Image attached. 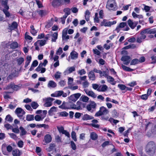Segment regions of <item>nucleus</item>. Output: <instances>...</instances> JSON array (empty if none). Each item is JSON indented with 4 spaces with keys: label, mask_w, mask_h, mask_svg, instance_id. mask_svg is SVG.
I'll return each instance as SVG.
<instances>
[{
    "label": "nucleus",
    "mask_w": 156,
    "mask_h": 156,
    "mask_svg": "<svg viewBox=\"0 0 156 156\" xmlns=\"http://www.w3.org/2000/svg\"><path fill=\"white\" fill-rule=\"evenodd\" d=\"M18 44L17 42H13L11 44L10 47L11 48L14 49L18 48Z\"/></svg>",
    "instance_id": "obj_30"
},
{
    "label": "nucleus",
    "mask_w": 156,
    "mask_h": 156,
    "mask_svg": "<svg viewBox=\"0 0 156 156\" xmlns=\"http://www.w3.org/2000/svg\"><path fill=\"white\" fill-rule=\"evenodd\" d=\"M83 88L87 87L89 84V83L87 81H85L83 83Z\"/></svg>",
    "instance_id": "obj_64"
},
{
    "label": "nucleus",
    "mask_w": 156,
    "mask_h": 156,
    "mask_svg": "<svg viewBox=\"0 0 156 156\" xmlns=\"http://www.w3.org/2000/svg\"><path fill=\"white\" fill-rule=\"evenodd\" d=\"M31 105L34 109H36L39 106L38 104L35 102H33L31 103Z\"/></svg>",
    "instance_id": "obj_51"
},
{
    "label": "nucleus",
    "mask_w": 156,
    "mask_h": 156,
    "mask_svg": "<svg viewBox=\"0 0 156 156\" xmlns=\"http://www.w3.org/2000/svg\"><path fill=\"white\" fill-rule=\"evenodd\" d=\"M30 27L31 28L30 33L33 35H35L37 33V31L35 30L33 25H31Z\"/></svg>",
    "instance_id": "obj_35"
},
{
    "label": "nucleus",
    "mask_w": 156,
    "mask_h": 156,
    "mask_svg": "<svg viewBox=\"0 0 156 156\" xmlns=\"http://www.w3.org/2000/svg\"><path fill=\"white\" fill-rule=\"evenodd\" d=\"M5 120L8 122H12L13 119L10 115H8L6 116Z\"/></svg>",
    "instance_id": "obj_46"
},
{
    "label": "nucleus",
    "mask_w": 156,
    "mask_h": 156,
    "mask_svg": "<svg viewBox=\"0 0 156 156\" xmlns=\"http://www.w3.org/2000/svg\"><path fill=\"white\" fill-rule=\"evenodd\" d=\"M56 108H57L55 106H53V107H51L48 112V113L49 115H51V114L53 113L56 112Z\"/></svg>",
    "instance_id": "obj_39"
},
{
    "label": "nucleus",
    "mask_w": 156,
    "mask_h": 156,
    "mask_svg": "<svg viewBox=\"0 0 156 156\" xmlns=\"http://www.w3.org/2000/svg\"><path fill=\"white\" fill-rule=\"evenodd\" d=\"M84 91L86 94L88 96L91 97L93 98H95L97 97V95L95 94L92 91L88 89H84Z\"/></svg>",
    "instance_id": "obj_13"
},
{
    "label": "nucleus",
    "mask_w": 156,
    "mask_h": 156,
    "mask_svg": "<svg viewBox=\"0 0 156 156\" xmlns=\"http://www.w3.org/2000/svg\"><path fill=\"white\" fill-rule=\"evenodd\" d=\"M45 102L44 106L45 107H49L52 104V101L55 100V99L50 97L45 98L44 99Z\"/></svg>",
    "instance_id": "obj_8"
},
{
    "label": "nucleus",
    "mask_w": 156,
    "mask_h": 156,
    "mask_svg": "<svg viewBox=\"0 0 156 156\" xmlns=\"http://www.w3.org/2000/svg\"><path fill=\"white\" fill-rule=\"evenodd\" d=\"M78 53L75 51H73L71 52L70 56L69 58V57L70 56L71 59H75L78 58Z\"/></svg>",
    "instance_id": "obj_17"
},
{
    "label": "nucleus",
    "mask_w": 156,
    "mask_h": 156,
    "mask_svg": "<svg viewBox=\"0 0 156 156\" xmlns=\"http://www.w3.org/2000/svg\"><path fill=\"white\" fill-rule=\"evenodd\" d=\"M96 60L100 65H104L105 63V60L101 58L99 59L98 61L96 59Z\"/></svg>",
    "instance_id": "obj_49"
},
{
    "label": "nucleus",
    "mask_w": 156,
    "mask_h": 156,
    "mask_svg": "<svg viewBox=\"0 0 156 156\" xmlns=\"http://www.w3.org/2000/svg\"><path fill=\"white\" fill-rule=\"evenodd\" d=\"M18 86L16 85H15L13 83H10L5 88L6 90H9L10 89H12L14 90H16V88Z\"/></svg>",
    "instance_id": "obj_26"
},
{
    "label": "nucleus",
    "mask_w": 156,
    "mask_h": 156,
    "mask_svg": "<svg viewBox=\"0 0 156 156\" xmlns=\"http://www.w3.org/2000/svg\"><path fill=\"white\" fill-rule=\"evenodd\" d=\"M8 9L6 8H5L2 10L3 12L5 15L6 18H8L11 16V14L8 11Z\"/></svg>",
    "instance_id": "obj_32"
},
{
    "label": "nucleus",
    "mask_w": 156,
    "mask_h": 156,
    "mask_svg": "<svg viewBox=\"0 0 156 156\" xmlns=\"http://www.w3.org/2000/svg\"><path fill=\"white\" fill-rule=\"evenodd\" d=\"M144 30L147 34H154L156 33V28H154L151 29L147 28L144 29Z\"/></svg>",
    "instance_id": "obj_19"
},
{
    "label": "nucleus",
    "mask_w": 156,
    "mask_h": 156,
    "mask_svg": "<svg viewBox=\"0 0 156 156\" xmlns=\"http://www.w3.org/2000/svg\"><path fill=\"white\" fill-rule=\"evenodd\" d=\"M62 95L63 97H66L67 96V94L66 93H64L63 91L60 90L56 91L51 95L52 97H60Z\"/></svg>",
    "instance_id": "obj_4"
},
{
    "label": "nucleus",
    "mask_w": 156,
    "mask_h": 156,
    "mask_svg": "<svg viewBox=\"0 0 156 156\" xmlns=\"http://www.w3.org/2000/svg\"><path fill=\"white\" fill-rule=\"evenodd\" d=\"M156 149V145L153 141L148 142L145 147V151L149 155L153 156L155 154Z\"/></svg>",
    "instance_id": "obj_1"
},
{
    "label": "nucleus",
    "mask_w": 156,
    "mask_h": 156,
    "mask_svg": "<svg viewBox=\"0 0 156 156\" xmlns=\"http://www.w3.org/2000/svg\"><path fill=\"white\" fill-rule=\"evenodd\" d=\"M57 84L54 81L52 80L50 81L48 84V87H51L52 88H54L56 87Z\"/></svg>",
    "instance_id": "obj_29"
},
{
    "label": "nucleus",
    "mask_w": 156,
    "mask_h": 156,
    "mask_svg": "<svg viewBox=\"0 0 156 156\" xmlns=\"http://www.w3.org/2000/svg\"><path fill=\"white\" fill-rule=\"evenodd\" d=\"M44 140L46 143H49L51 142L52 138L49 134L46 135L44 136Z\"/></svg>",
    "instance_id": "obj_20"
},
{
    "label": "nucleus",
    "mask_w": 156,
    "mask_h": 156,
    "mask_svg": "<svg viewBox=\"0 0 156 156\" xmlns=\"http://www.w3.org/2000/svg\"><path fill=\"white\" fill-rule=\"evenodd\" d=\"M88 77L89 79L92 80L94 81L95 80L96 77L94 71L91 70L90 72L88 74Z\"/></svg>",
    "instance_id": "obj_25"
},
{
    "label": "nucleus",
    "mask_w": 156,
    "mask_h": 156,
    "mask_svg": "<svg viewBox=\"0 0 156 156\" xmlns=\"http://www.w3.org/2000/svg\"><path fill=\"white\" fill-rule=\"evenodd\" d=\"M121 67L124 70L126 71L131 72L133 71L134 70L133 69H131L130 68L123 65H122Z\"/></svg>",
    "instance_id": "obj_37"
},
{
    "label": "nucleus",
    "mask_w": 156,
    "mask_h": 156,
    "mask_svg": "<svg viewBox=\"0 0 156 156\" xmlns=\"http://www.w3.org/2000/svg\"><path fill=\"white\" fill-rule=\"evenodd\" d=\"M143 5L144 6L143 10H144L146 12H147L150 11V10L151 7L147 5H146L144 4Z\"/></svg>",
    "instance_id": "obj_63"
},
{
    "label": "nucleus",
    "mask_w": 156,
    "mask_h": 156,
    "mask_svg": "<svg viewBox=\"0 0 156 156\" xmlns=\"http://www.w3.org/2000/svg\"><path fill=\"white\" fill-rule=\"evenodd\" d=\"M75 71V66H73L69 67H68L67 69L64 72L65 75H67L71 73L72 72Z\"/></svg>",
    "instance_id": "obj_15"
},
{
    "label": "nucleus",
    "mask_w": 156,
    "mask_h": 156,
    "mask_svg": "<svg viewBox=\"0 0 156 156\" xmlns=\"http://www.w3.org/2000/svg\"><path fill=\"white\" fill-rule=\"evenodd\" d=\"M44 118V117H41L39 115H35L34 117L35 119L37 121H42Z\"/></svg>",
    "instance_id": "obj_47"
},
{
    "label": "nucleus",
    "mask_w": 156,
    "mask_h": 156,
    "mask_svg": "<svg viewBox=\"0 0 156 156\" xmlns=\"http://www.w3.org/2000/svg\"><path fill=\"white\" fill-rule=\"evenodd\" d=\"M90 137L92 140H96L97 139L98 136L94 132H92L90 134Z\"/></svg>",
    "instance_id": "obj_31"
},
{
    "label": "nucleus",
    "mask_w": 156,
    "mask_h": 156,
    "mask_svg": "<svg viewBox=\"0 0 156 156\" xmlns=\"http://www.w3.org/2000/svg\"><path fill=\"white\" fill-rule=\"evenodd\" d=\"M71 136L73 140L76 141L77 140V139L76 138V133L75 131H73L71 133Z\"/></svg>",
    "instance_id": "obj_52"
},
{
    "label": "nucleus",
    "mask_w": 156,
    "mask_h": 156,
    "mask_svg": "<svg viewBox=\"0 0 156 156\" xmlns=\"http://www.w3.org/2000/svg\"><path fill=\"white\" fill-rule=\"evenodd\" d=\"M57 0H54L52 2V5L54 6H58L60 5Z\"/></svg>",
    "instance_id": "obj_56"
},
{
    "label": "nucleus",
    "mask_w": 156,
    "mask_h": 156,
    "mask_svg": "<svg viewBox=\"0 0 156 156\" xmlns=\"http://www.w3.org/2000/svg\"><path fill=\"white\" fill-rule=\"evenodd\" d=\"M108 112V110L106 108L102 106L100 108L99 111L95 114V116H98L102 115H106Z\"/></svg>",
    "instance_id": "obj_2"
},
{
    "label": "nucleus",
    "mask_w": 156,
    "mask_h": 156,
    "mask_svg": "<svg viewBox=\"0 0 156 156\" xmlns=\"http://www.w3.org/2000/svg\"><path fill=\"white\" fill-rule=\"evenodd\" d=\"M121 67L124 70L126 71L131 72L133 71L134 70L133 69H131L130 68L123 65H122Z\"/></svg>",
    "instance_id": "obj_36"
},
{
    "label": "nucleus",
    "mask_w": 156,
    "mask_h": 156,
    "mask_svg": "<svg viewBox=\"0 0 156 156\" xmlns=\"http://www.w3.org/2000/svg\"><path fill=\"white\" fill-rule=\"evenodd\" d=\"M70 104H71V102L70 101L68 103H66L65 101H63L62 104L59 106V108L63 109H70Z\"/></svg>",
    "instance_id": "obj_12"
},
{
    "label": "nucleus",
    "mask_w": 156,
    "mask_h": 156,
    "mask_svg": "<svg viewBox=\"0 0 156 156\" xmlns=\"http://www.w3.org/2000/svg\"><path fill=\"white\" fill-rule=\"evenodd\" d=\"M98 13H95V17L94 18V22L97 23H98L99 22V20L98 17Z\"/></svg>",
    "instance_id": "obj_60"
},
{
    "label": "nucleus",
    "mask_w": 156,
    "mask_h": 156,
    "mask_svg": "<svg viewBox=\"0 0 156 156\" xmlns=\"http://www.w3.org/2000/svg\"><path fill=\"white\" fill-rule=\"evenodd\" d=\"M118 87L121 90H124L126 89V86L125 85L122 84H119L118 85Z\"/></svg>",
    "instance_id": "obj_59"
},
{
    "label": "nucleus",
    "mask_w": 156,
    "mask_h": 156,
    "mask_svg": "<svg viewBox=\"0 0 156 156\" xmlns=\"http://www.w3.org/2000/svg\"><path fill=\"white\" fill-rule=\"evenodd\" d=\"M17 144L18 147L22 148L24 145V143L23 141L20 140L18 142Z\"/></svg>",
    "instance_id": "obj_57"
},
{
    "label": "nucleus",
    "mask_w": 156,
    "mask_h": 156,
    "mask_svg": "<svg viewBox=\"0 0 156 156\" xmlns=\"http://www.w3.org/2000/svg\"><path fill=\"white\" fill-rule=\"evenodd\" d=\"M9 134L12 138L15 140H17V137L15 134L13 133H9Z\"/></svg>",
    "instance_id": "obj_54"
},
{
    "label": "nucleus",
    "mask_w": 156,
    "mask_h": 156,
    "mask_svg": "<svg viewBox=\"0 0 156 156\" xmlns=\"http://www.w3.org/2000/svg\"><path fill=\"white\" fill-rule=\"evenodd\" d=\"M116 22L115 21H114L112 22L107 21L106 20L104 19L103 21L101 22V26H105V27H110L112 25L116 24Z\"/></svg>",
    "instance_id": "obj_6"
},
{
    "label": "nucleus",
    "mask_w": 156,
    "mask_h": 156,
    "mask_svg": "<svg viewBox=\"0 0 156 156\" xmlns=\"http://www.w3.org/2000/svg\"><path fill=\"white\" fill-rule=\"evenodd\" d=\"M116 4L115 0H108L106 5V8L109 10H113L114 5Z\"/></svg>",
    "instance_id": "obj_5"
},
{
    "label": "nucleus",
    "mask_w": 156,
    "mask_h": 156,
    "mask_svg": "<svg viewBox=\"0 0 156 156\" xmlns=\"http://www.w3.org/2000/svg\"><path fill=\"white\" fill-rule=\"evenodd\" d=\"M36 42L38 44H39L41 46H44L46 43V41L45 40H37Z\"/></svg>",
    "instance_id": "obj_42"
},
{
    "label": "nucleus",
    "mask_w": 156,
    "mask_h": 156,
    "mask_svg": "<svg viewBox=\"0 0 156 156\" xmlns=\"http://www.w3.org/2000/svg\"><path fill=\"white\" fill-rule=\"evenodd\" d=\"M8 0H0V2L1 3L4 8L9 9V6L7 5Z\"/></svg>",
    "instance_id": "obj_27"
},
{
    "label": "nucleus",
    "mask_w": 156,
    "mask_h": 156,
    "mask_svg": "<svg viewBox=\"0 0 156 156\" xmlns=\"http://www.w3.org/2000/svg\"><path fill=\"white\" fill-rule=\"evenodd\" d=\"M57 32H55L52 35L51 41L52 42H55L58 38Z\"/></svg>",
    "instance_id": "obj_34"
},
{
    "label": "nucleus",
    "mask_w": 156,
    "mask_h": 156,
    "mask_svg": "<svg viewBox=\"0 0 156 156\" xmlns=\"http://www.w3.org/2000/svg\"><path fill=\"white\" fill-rule=\"evenodd\" d=\"M81 94L80 93H77L73 94L68 97L69 100L70 101L74 102H76L80 97Z\"/></svg>",
    "instance_id": "obj_7"
},
{
    "label": "nucleus",
    "mask_w": 156,
    "mask_h": 156,
    "mask_svg": "<svg viewBox=\"0 0 156 156\" xmlns=\"http://www.w3.org/2000/svg\"><path fill=\"white\" fill-rule=\"evenodd\" d=\"M37 126L39 128L44 127L45 129H48L49 128L48 125L45 124H37Z\"/></svg>",
    "instance_id": "obj_50"
},
{
    "label": "nucleus",
    "mask_w": 156,
    "mask_h": 156,
    "mask_svg": "<svg viewBox=\"0 0 156 156\" xmlns=\"http://www.w3.org/2000/svg\"><path fill=\"white\" fill-rule=\"evenodd\" d=\"M80 99L84 102H87L89 101V98L87 96L82 95Z\"/></svg>",
    "instance_id": "obj_40"
},
{
    "label": "nucleus",
    "mask_w": 156,
    "mask_h": 156,
    "mask_svg": "<svg viewBox=\"0 0 156 156\" xmlns=\"http://www.w3.org/2000/svg\"><path fill=\"white\" fill-rule=\"evenodd\" d=\"M138 63H139L138 59L136 58H135L133 59L131 61L130 64L131 65H135Z\"/></svg>",
    "instance_id": "obj_48"
},
{
    "label": "nucleus",
    "mask_w": 156,
    "mask_h": 156,
    "mask_svg": "<svg viewBox=\"0 0 156 156\" xmlns=\"http://www.w3.org/2000/svg\"><path fill=\"white\" fill-rule=\"evenodd\" d=\"M86 73V72L84 69L79 70L78 71V73L80 76L85 74Z\"/></svg>",
    "instance_id": "obj_58"
},
{
    "label": "nucleus",
    "mask_w": 156,
    "mask_h": 156,
    "mask_svg": "<svg viewBox=\"0 0 156 156\" xmlns=\"http://www.w3.org/2000/svg\"><path fill=\"white\" fill-rule=\"evenodd\" d=\"M19 129L21 131V133L20 134L21 136L25 135L27 134V132L26 131L23 127H20Z\"/></svg>",
    "instance_id": "obj_41"
},
{
    "label": "nucleus",
    "mask_w": 156,
    "mask_h": 156,
    "mask_svg": "<svg viewBox=\"0 0 156 156\" xmlns=\"http://www.w3.org/2000/svg\"><path fill=\"white\" fill-rule=\"evenodd\" d=\"M132 16L134 18H137L139 19H143V16L142 15H138L133 12L132 13Z\"/></svg>",
    "instance_id": "obj_33"
},
{
    "label": "nucleus",
    "mask_w": 156,
    "mask_h": 156,
    "mask_svg": "<svg viewBox=\"0 0 156 156\" xmlns=\"http://www.w3.org/2000/svg\"><path fill=\"white\" fill-rule=\"evenodd\" d=\"M90 12L88 10H87L85 12V19L87 21L89 20Z\"/></svg>",
    "instance_id": "obj_45"
},
{
    "label": "nucleus",
    "mask_w": 156,
    "mask_h": 156,
    "mask_svg": "<svg viewBox=\"0 0 156 156\" xmlns=\"http://www.w3.org/2000/svg\"><path fill=\"white\" fill-rule=\"evenodd\" d=\"M61 72L58 71L55 74V77L56 79H59L61 77Z\"/></svg>",
    "instance_id": "obj_55"
},
{
    "label": "nucleus",
    "mask_w": 156,
    "mask_h": 156,
    "mask_svg": "<svg viewBox=\"0 0 156 156\" xmlns=\"http://www.w3.org/2000/svg\"><path fill=\"white\" fill-rule=\"evenodd\" d=\"M81 102L79 101L77 102L76 104H73L71 103L70 105V109L79 110L81 109Z\"/></svg>",
    "instance_id": "obj_9"
},
{
    "label": "nucleus",
    "mask_w": 156,
    "mask_h": 156,
    "mask_svg": "<svg viewBox=\"0 0 156 156\" xmlns=\"http://www.w3.org/2000/svg\"><path fill=\"white\" fill-rule=\"evenodd\" d=\"M108 88V86L105 84H104L99 87V88L98 89V91L99 92H105L107 90Z\"/></svg>",
    "instance_id": "obj_18"
},
{
    "label": "nucleus",
    "mask_w": 156,
    "mask_h": 156,
    "mask_svg": "<svg viewBox=\"0 0 156 156\" xmlns=\"http://www.w3.org/2000/svg\"><path fill=\"white\" fill-rule=\"evenodd\" d=\"M21 152L18 149H15L12 151V154L13 156H20Z\"/></svg>",
    "instance_id": "obj_23"
},
{
    "label": "nucleus",
    "mask_w": 156,
    "mask_h": 156,
    "mask_svg": "<svg viewBox=\"0 0 156 156\" xmlns=\"http://www.w3.org/2000/svg\"><path fill=\"white\" fill-rule=\"evenodd\" d=\"M24 59L22 57L16 59V62L18 65L19 66L21 65L24 62Z\"/></svg>",
    "instance_id": "obj_38"
},
{
    "label": "nucleus",
    "mask_w": 156,
    "mask_h": 156,
    "mask_svg": "<svg viewBox=\"0 0 156 156\" xmlns=\"http://www.w3.org/2000/svg\"><path fill=\"white\" fill-rule=\"evenodd\" d=\"M38 13L41 17H43L46 15L47 12L45 10H40L38 11Z\"/></svg>",
    "instance_id": "obj_43"
},
{
    "label": "nucleus",
    "mask_w": 156,
    "mask_h": 156,
    "mask_svg": "<svg viewBox=\"0 0 156 156\" xmlns=\"http://www.w3.org/2000/svg\"><path fill=\"white\" fill-rule=\"evenodd\" d=\"M128 24L129 26L132 29H133L136 27L138 24V22H133L130 19H129L127 21Z\"/></svg>",
    "instance_id": "obj_11"
},
{
    "label": "nucleus",
    "mask_w": 156,
    "mask_h": 156,
    "mask_svg": "<svg viewBox=\"0 0 156 156\" xmlns=\"http://www.w3.org/2000/svg\"><path fill=\"white\" fill-rule=\"evenodd\" d=\"M58 83L61 87H63L66 85V82L65 81L62 80L59 82Z\"/></svg>",
    "instance_id": "obj_62"
},
{
    "label": "nucleus",
    "mask_w": 156,
    "mask_h": 156,
    "mask_svg": "<svg viewBox=\"0 0 156 156\" xmlns=\"http://www.w3.org/2000/svg\"><path fill=\"white\" fill-rule=\"evenodd\" d=\"M94 119V117L91 115H89L87 114L84 115L82 117V119L85 121L93 119Z\"/></svg>",
    "instance_id": "obj_21"
},
{
    "label": "nucleus",
    "mask_w": 156,
    "mask_h": 156,
    "mask_svg": "<svg viewBox=\"0 0 156 156\" xmlns=\"http://www.w3.org/2000/svg\"><path fill=\"white\" fill-rule=\"evenodd\" d=\"M4 127L7 129V130L9 129H12V126L10 124L7 123L4 125Z\"/></svg>",
    "instance_id": "obj_61"
},
{
    "label": "nucleus",
    "mask_w": 156,
    "mask_h": 156,
    "mask_svg": "<svg viewBox=\"0 0 156 156\" xmlns=\"http://www.w3.org/2000/svg\"><path fill=\"white\" fill-rule=\"evenodd\" d=\"M108 81L112 85H115L116 83V81H115L114 78L112 77L108 76L106 78Z\"/></svg>",
    "instance_id": "obj_22"
},
{
    "label": "nucleus",
    "mask_w": 156,
    "mask_h": 156,
    "mask_svg": "<svg viewBox=\"0 0 156 156\" xmlns=\"http://www.w3.org/2000/svg\"><path fill=\"white\" fill-rule=\"evenodd\" d=\"M92 122L91 125L93 127L96 128H99V125L97 124L98 122V121L97 120L93 119L92 121Z\"/></svg>",
    "instance_id": "obj_28"
},
{
    "label": "nucleus",
    "mask_w": 156,
    "mask_h": 156,
    "mask_svg": "<svg viewBox=\"0 0 156 156\" xmlns=\"http://www.w3.org/2000/svg\"><path fill=\"white\" fill-rule=\"evenodd\" d=\"M15 112L19 118L22 117L25 114V112L22 108H17Z\"/></svg>",
    "instance_id": "obj_10"
},
{
    "label": "nucleus",
    "mask_w": 156,
    "mask_h": 156,
    "mask_svg": "<svg viewBox=\"0 0 156 156\" xmlns=\"http://www.w3.org/2000/svg\"><path fill=\"white\" fill-rule=\"evenodd\" d=\"M9 29L11 30H13L16 29L18 27V24L16 22H13L11 25L9 26Z\"/></svg>",
    "instance_id": "obj_24"
},
{
    "label": "nucleus",
    "mask_w": 156,
    "mask_h": 156,
    "mask_svg": "<svg viewBox=\"0 0 156 156\" xmlns=\"http://www.w3.org/2000/svg\"><path fill=\"white\" fill-rule=\"evenodd\" d=\"M34 118L33 115H28L26 116V119L27 121H31L34 120Z\"/></svg>",
    "instance_id": "obj_44"
},
{
    "label": "nucleus",
    "mask_w": 156,
    "mask_h": 156,
    "mask_svg": "<svg viewBox=\"0 0 156 156\" xmlns=\"http://www.w3.org/2000/svg\"><path fill=\"white\" fill-rule=\"evenodd\" d=\"M130 57L129 56L125 55L122 56L121 58V60L124 62V64L126 65H128L130 62Z\"/></svg>",
    "instance_id": "obj_14"
},
{
    "label": "nucleus",
    "mask_w": 156,
    "mask_h": 156,
    "mask_svg": "<svg viewBox=\"0 0 156 156\" xmlns=\"http://www.w3.org/2000/svg\"><path fill=\"white\" fill-rule=\"evenodd\" d=\"M144 30H142L140 33V35L138 36L136 39V41L138 43L142 42L146 37L145 34H146Z\"/></svg>",
    "instance_id": "obj_3"
},
{
    "label": "nucleus",
    "mask_w": 156,
    "mask_h": 156,
    "mask_svg": "<svg viewBox=\"0 0 156 156\" xmlns=\"http://www.w3.org/2000/svg\"><path fill=\"white\" fill-rule=\"evenodd\" d=\"M96 104L94 101L91 102L87 106V109L89 111H90L92 109L95 108Z\"/></svg>",
    "instance_id": "obj_16"
},
{
    "label": "nucleus",
    "mask_w": 156,
    "mask_h": 156,
    "mask_svg": "<svg viewBox=\"0 0 156 156\" xmlns=\"http://www.w3.org/2000/svg\"><path fill=\"white\" fill-rule=\"evenodd\" d=\"M63 12L65 14L69 15L70 14V9L68 8H66L63 9Z\"/></svg>",
    "instance_id": "obj_53"
}]
</instances>
